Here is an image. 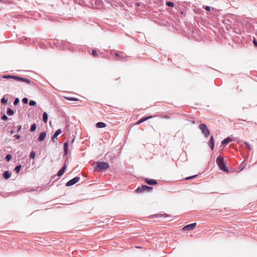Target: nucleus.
Returning a JSON list of instances; mask_svg holds the SVG:
<instances>
[{
    "mask_svg": "<svg viewBox=\"0 0 257 257\" xmlns=\"http://www.w3.org/2000/svg\"><path fill=\"white\" fill-rule=\"evenodd\" d=\"M152 189H153V187H152L143 185L139 187L136 189V192L137 193H142V192H143L145 191L149 192V191H151Z\"/></svg>",
    "mask_w": 257,
    "mask_h": 257,
    "instance_id": "obj_4",
    "label": "nucleus"
},
{
    "mask_svg": "<svg viewBox=\"0 0 257 257\" xmlns=\"http://www.w3.org/2000/svg\"><path fill=\"white\" fill-rule=\"evenodd\" d=\"M68 152V143H65L64 144V155H67Z\"/></svg>",
    "mask_w": 257,
    "mask_h": 257,
    "instance_id": "obj_18",
    "label": "nucleus"
},
{
    "mask_svg": "<svg viewBox=\"0 0 257 257\" xmlns=\"http://www.w3.org/2000/svg\"><path fill=\"white\" fill-rule=\"evenodd\" d=\"M96 126L98 128H103L106 126V124L103 122H98L96 123Z\"/></svg>",
    "mask_w": 257,
    "mask_h": 257,
    "instance_id": "obj_17",
    "label": "nucleus"
},
{
    "mask_svg": "<svg viewBox=\"0 0 257 257\" xmlns=\"http://www.w3.org/2000/svg\"><path fill=\"white\" fill-rule=\"evenodd\" d=\"M127 57V56L122 52H119V57L116 60H124Z\"/></svg>",
    "mask_w": 257,
    "mask_h": 257,
    "instance_id": "obj_13",
    "label": "nucleus"
},
{
    "mask_svg": "<svg viewBox=\"0 0 257 257\" xmlns=\"http://www.w3.org/2000/svg\"><path fill=\"white\" fill-rule=\"evenodd\" d=\"M64 42H65L64 43V47H65L66 48L69 49L70 51H72L73 48H72V44L67 41H64Z\"/></svg>",
    "mask_w": 257,
    "mask_h": 257,
    "instance_id": "obj_12",
    "label": "nucleus"
},
{
    "mask_svg": "<svg viewBox=\"0 0 257 257\" xmlns=\"http://www.w3.org/2000/svg\"><path fill=\"white\" fill-rule=\"evenodd\" d=\"M67 100H71V101H77L78 99L75 97H65Z\"/></svg>",
    "mask_w": 257,
    "mask_h": 257,
    "instance_id": "obj_25",
    "label": "nucleus"
},
{
    "mask_svg": "<svg viewBox=\"0 0 257 257\" xmlns=\"http://www.w3.org/2000/svg\"><path fill=\"white\" fill-rule=\"evenodd\" d=\"M8 102V99L3 97L1 99V103L3 104H6Z\"/></svg>",
    "mask_w": 257,
    "mask_h": 257,
    "instance_id": "obj_28",
    "label": "nucleus"
},
{
    "mask_svg": "<svg viewBox=\"0 0 257 257\" xmlns=\"http://www.w3.org/2000/svg\"><path fill=\"white\" fill-rule=\"evenodd\" d=\"M43 120L44 122H47L48 120V114L47 112H44L43 114Z\"/></svg>",
    "mask_w": 257,
    "mask_h": 257,
    "instance_id": "obj_22",
    "label": "nucleus"
},
{
    "mask_svg": "<svg viewBox=\"0 0 257 257\" xmlns=\"http://www.w3.org/2000/svg\"><path fill=\"white\" fill-rule=\"evenodd\" d=\"M205 9L206 11H208L210 10V8L209 6H206Z\"/></svg>",
    "mask_w": 257,
    "mask_h": 257,
    "instance_id": "obj_42",
    "label": "nucleus"
},
{
    "mask_svg": "<svg viewBox=\"0 0 257 257\" xmlns=\"http://www.w3.org/2000/svg\"><path fill=\"white\" fill-rule=\"evenodd\" d=\"M79 180H80L79 177H77V176L75 177L74 178H73L72 179L68 181L66 184V186L67 187L71 186L76 184V183H77Z\"/></svg>",
    "mask_w": 257,
    "mask_h": 257,
    "instance_id": "obj_5",
    "label": "nucleus"
},
{
    "mask_svg": "<svg viewBox=\"0 0 257 257\" xmlns=\"http://www.w3.org/2000/svg\"><path fill=\"white\" fill-rule=\"evenodd\" d=\"M6 160L7 161H10L11 159H12V156L10 154H8L6 156Z\"/></svg>",
    "mask_w": 257,
    "mask_h": 257,
    "instance_id": "obj_30",
    "label": "nucleus"
},
{
    "mask_svg": "<svg viewBox=\"0 0 257 257\" xmlns=\"http://www.w3.org/2000/svg\"><path fill=\"white\" fill-rule=\"evenodd\" d=\"M163 117L166 118H169V117L168 116H167V115H165V116H163Z\"/></svg>",
    "mask_w": 257,
    "mask_h": 257,
    "instance_id": "obj_47",
    "label": "nucleus"
},
{
    "mask_svg": "<svg viewBox=\"0 0 257 257\" xmlns=\"http://www.w3.org/2000/svg\"><path fill=\"white\" fill-rule=\"evenodd\" d=\"M196 176L194 175V176H191V177H187L185 178L186 180H190V179H191L192 178H194V177H195Z\"/></svg>",
    "mask_w": 257,
    "mask_h": 257,
    "instance_id": "obj_39",
    "label": "nucleus"
},
{
    "mask_svg": "<svg viewBox=\"0 0 257 257\" xmlns=\"http://www.w3.org/2000/svg\"><path fill=\"white\" fill-rule=\"evenodd\" d=\"M22 101L24 103H25V104H27L28 103V99L26 97H24L23 99H22Z\"/></svg>",
    "mask_w": 257,
    "mask_h": 257,
    "instance_id": "obj_35",
    "label": "nucleus"
},
{
    "mask_svg": "<svg viewBox=\"0 0 257 257\" xmlns=\"http://www.w3.org/2000/svg\"><path fill=\"white\" fill-rule=\"evenodd\" d=\"M135 247L137 248H141V246H136Z\"/></svg>",
    "mask_w": 257,
    "mask_h": 257,
    "instance_id": "obj_48",
    "label": "nucleus"
},
{
    "mask_svg": "<svg viewBox=\"0 0 257 257\" xmlns=\"http://www.w3.org/2000/svg\"><path fill=\"white\" fill-rule=\"evenodd\" d=\"M209 145H212L213 146H214V139L213 137L212 136H211L210 139L209 141Z\"/></svg>",
    "mask_w": 257,
    "mask_h": 257,
    "instance_id": "obj_23",
    "label": "nucleus"
},
{
    "mask_svg": "<svg viewBox=\"0 0 257 257\" xmlns=\"http://www.w3.org/2000/svg\"><path fill=\"white\" fill-rule=\"evenodd\" d=\"M135 5L136 6H142L143 5V4L141 3H137L135 4Z\"/></svg>",
    "mask_w": 257,
    "mask_h": 257,
    "instance_id": "obj_41",
    "label": "nucleus"
},
{
    "mask_svg": "<svg viewBox=\"0 0 257 257\" xmlns=\"http://www.w3.org/2000/svg\"><path fill=\"white\" fill-rule=\"evenodd\" d=\"M14 133V130H11V131H10V134H13Z\"/></svg>",
    "mask_w": 257,
    "mask_h": 257,
    "instance_id": "obj_45",
    "label": "nucleus"
},
{
    "mask_svg": "<svg viewBox=\"0 0 257 257\" xmlns=\"http://www.w3.org/2000/svg\"><path fill=\"white\" fill-rule=\"evenodd\" d=\"M92 54L94 57H97V53L96 51L95 50H93L92 51Z\"/></svg>",
    "mask_w": 257,
    "mask_h": 257,
    "instance_id": "obj_34",
    "label": "nucleus"
},
{
    "mask_svg": "<svg viewBox=\"0 0 257 257\" xmlns=\"http://www.w3.org/2000/svg\"><path fill=\"white\" fill-rule=\"evenodd\" d=\"M73 142H74V140H72L71 141V144H73Z\"/></svg>",
    "mask_w": 257,
    "mask_h": 257,
    "instance_id": "obj_49",
    "label": "nucleus"
},
{
    "mask_svg": "<svg viewBox=\"0 0 257 257\" xmlns=\"http://www.w3.org/2000/svg\"><path fill=\"white\" fill-rule=\"evenodd\" d=\"M199 128L201 131L202 133L204 135L205 137H207L209 136L210 134V131L205 124H200L199 125Z\"/></svg>",
    "mask_w": 257,
    "mask_h": 257,
    "instance_id": "obj_3",
    "label": "nucleus"
},
{
    "mask_svg": "<svg viewBox=\"0 0 257 257\" xmlns=\"http://www.w3.org/2000/svg\"><path fill=\"white\" fill-rule=\"evenodd\" d=\"M46 137V133L45 132H41L40 134L38 140L40 142L43 141Z\"/></svg>",
    "mask_w": 257,
    "mask_h": 257,
    "instance_id": "obj_9",
    "label": "nucleus"
},
{
    "mask_svg": "<svg viewBox=\"0 0 257 257\" xmlns=\"http://www.w3.org/2000/svg\"><path fill=\"white\" fill-rule=\"evenodd\" d=\"M62 131L61 129L57 130L55 134L53 135L52 138V141L54 143L57 140V137L61 133Z\"/></svg>",
    "mask_w": 257,
    "mask_h": 257,
    "instance_id": "obj_8",
    "label": "nucleus"
},
{
    "mask_svg": "<svg viewBox=\"0 0 257 257\" xmlns=\"http://www.w3.org/2000/svg\"><path fill=\"white\" fill-rule=\"evenodd\" d=\"M21 167L22 166L21 165H18L15 167L14 171L16 173H18L20 172Z\"/></svg>",
    "mask_w": 257,
    "mask_h": 257,
    "instance_id": "obj_24",
    "label": "nucleus"
},
{
    "mask_svg": "<svg viewBox=\"0 0 257 257\" xmlns=\"http://www.w3.org/2000/svg\"><path fill=\"white\" fill-rule=\"evenodd\" d=\"M2 119L4 120H7L8 119V117L6 115L4 114L2 116Z\"/></svg>",
    "mask_w": 257,
    "mask_h": 257,
    "instance_id": "obj_36",
    "label": "nucleus"
},
{
    "mask_svg": "<svg viewBox=\"0 0 257 257\" xmlns=\"http://www.w3.org/2000/svg\"><path fill=\"white\" fill-rule=\"evenodd\" d=\"M15 78H16V81L24 82L28 84H31V81L27 78L21 77L18 76H17V77H15Z\"/></svg>",
    "mask_w": 257,
    "mask_h": 257,
    "instance_id": "obj_7",
    "label": "nucleus"
},
{
    "mask_svg": "<svg viewBox=\"0 0 257 257\" xmlns=\"http://www.w3.org/2000/svg\"><path fill=\"white\" fill-rule=\"evenodd\" d=\"M152 116H147V117H143V118H142V119H141L137 121V123L138 124H140V123H141L143 122L144 121H146V120H148V119H150V118H152Z\"/></svg>",
    "mask_w": 257,
    "mask_h": 257,
    "instance_id": "obj_14",
    "label": "nucleus"
},
{
    "mask_svg": "<svg viewBox=\"0 0 257 257\" xmlns=\"http://www.w3.org/2000/svg\"><path fill=\"white\" fill-rule=\"evenodd\" d=\"M51 21H56V22H57V20H56V19H53Z\"/></svg>",
    "mask_w": 257,
    "mask_h": 257,
    "instance_id": "obj_46",
    "label": "nucleus"
},
{
    "mask_svg": "<svg viewBox=\"0 0 257 257\" xmlns=\"http://www.w3.org/2000/svg\"><path fill=\"white\" fill-rule=\"evenodd\" d=\"M15 77H17V76L7 75H4L3 76V78H5V79H10L11 78V79H13L15 80H16V78H15Z\"/></svg>",
    "mask_w": 257,
    "mask_h": 257,
    "instance_id": "obj_20",
    "label": "nucleus"
},
{
    "mask_svg": "<svg viewBox=\"0 0 257 257\" xmlns=\"http://www.w3.org/2000/svg\"><path fill=\"white\" fill-rule=\"evenodd\" d=\"M7 113L8 115L11 116L14 114V112L13 110H12L11 108H8L7 110Z\"/></svg>",
    "mask_w": 257,
    "mask_h": 257,
    "instance_id": "obj_21",
    "label": "nucleus"
},
{
    "mask_svg": "<svg viewBox=\"0 0 257 257\" xmlns=\"http://www.w3.org/2000/svg\"><path fill=\"white\" fill-rule=\"evenodd\" d=\"M145 181L149 185H153L157 184V182L155 180H150L149 179L146 178L145 179Z\"/></svg>",
    "mask_w": 257,
    "mask_h": 257,
    "instance_id": "obj_10",
    "label": "nucleus"
},
{
    "mask_svg": "<svg viewBox=\"0 0 257 257\" xmlns=\"http://www.w3.org/2000/svg\"><path fill=\"white\" fill-rule=\"evenodd\" d=\"M115 56L117 57L118 58L119 57V53H116L114 54Z\"/></svg>",
    "mask_w": 257,
    "mask_h": 257,
    "instance_id": "obj_43",
    "label": "nucleus"
},
{
    "mask_svg": "<svg viewBox=\"0 0 257 257\" xmlns=\"http://www.w3.org/2000/svg\"><path fill=\"white\" fill-rule=\"evenodd\" d=\"M209 146H210V148L211 149V150H213L214 149V146H213L212 145H210Z\"/></svg>",
    "mask_w": 257,
    "mask_h": 257,
    "instance_id": "obj_44",
    "label": "nucleus"
},
{
    "mask_svg": "<svg viewBox=\"0 0 257 257\" xmlns=\"http://www.w3.org/2000/svg\"><path fill=\"white\" fill-rule=\"evenodd\" d=\"M244 144L245 145V146H246V147L248 148V149L249 150H251V147L250 146V145L246 142H245L244 143Z\"/></svg>",
    "mask_w": 257,
    "mask_h": 257,
    "instance_id": "obj_33",
    "label": "nucleus"
},
{
    "mask_svg": "<svg viewBox=\"0 0 257 257\" xmlns=\"http://www.w3.org/2000/svg\"><path fill=\"white\" fill-rule=\"evenodd\" d=\"M253 43L254 44V46L255 47H257V41L255 39H253Z\"/></svg>",
    "mask_w": 257,
    "mask_h": 257,
    "instance_id": "obj_37",
    "label": "nucleus"
},
{
    "mask_svg": "<svg viewBox=\"0 0 257 257\" xmlns=\"http://www.w3.org/2000/svg\"><path fill=\"white\" fill-rule=\"evenodd\" d=\"M221 18H222V19H221V21L223 23L226 24L227 26L231 25V22L229 20H226L225 19V17H221Z\"/></svg>",
    "mask_w": 257,
    "mask_h": 257,
    "instance_id": "obj_15",
    "label": "nucleus"
},
{
    "mask_svg": "<svg viewBox=\"0 0 257 257\" xmlns=\"http://www.w3.org/2000/svg\"><path fill=\"white\" fill-rule=\"evenodd\" d=\"M36 102L34 100H31L29 102V104L30 106H34L35 105H36Z\"/></svg>",
    "mask_w": 257,
    "mask_h": 257,
    "instance_id": "obj_32",
    "label": "nucleus"
},
{
    "mask_svg": "<svg viewBox=\"0 0 257 257\" xmlns=\"http://www.w3.org/2000/svg\"><path fill=\"white\" fill-rule=\"evenodd\" d=\"M166 5L169 7H173L174 6V3L171 2H167Z\"/></svg>",
    "mask_w": 257,
    "mask_h": 257,
    "instance_id": "obj_27",
    "label": "nucleus"
},
{
    "mask_svg": "<svg viewBox=\"0 0 257 257\" xmlns=\"http://www.w3.org/2000/svg\"><path fill=\"white\" fill-rule=\"evenodd\" d=\"M36 154L34 151H32L30 155V158L31 159H34L35 157Z\"/></svg>",
    "mask_w": 257,
    "mask_h": 257,
    "instance_id": "obj_29",
    "label": "nucleus"
},
{
    "mask_svg": "<svg viewBox=\"0 0 257 257\" xmlns=\"http://www.w3.org/2000/svg\"><path fill=\"white\" fill-rule=\"evenodd\" d=\"M196 226V223H193L191 224H188L184 227H183V229L184 230H193Z\"/></svg>",
    "mask_w": 257,
    "mask_h": 257,
    "instance_id": "obj_6",
    "label": "nucleus"
},
{
    "mask_svg": "<svg viewBox=\"0 0 257 257\" xmlns=\"http://www.w3.org/2000/svg\"><path fill=\"white\" fill-rule=\"evenodd\" d=\"M2 0H0V1H1Z\"/></svg>",
    "mask_w": 257,
    "mask_h": 257,
    "instance_id": "obj_50",
    "label": "nucleus"
},
{
    "mask_svg": "<svg viewBox=\"0 0 257 257\" xmlns=\"http://www.w3.org/2000/svg\"><path fill=\"white\" fill-rule=\"evenodd\" d=\"M216 163L221 170L224 172H228V170L226 167V165L224 161L223 157L220 156H218L216 159Z\"/></svg>",
    "mask_w": 257,
    "mask_h": 257,
    "instance_id": "obj_2",
    "label": "nucleus"
},
{
    "mask_svg": "<svg viewBox=\"0 0 257 257\" xmlns=\"http://www.w3.org/2000/svg\"><path fill=\"white\" fill-rule=\"evenodd\" d=\"M67 168V166L66 164H65L63 167L59 171V172L57 173V176L60 177L64 173L66 169Z\"/></svg>",
    "mask_w": 257,
    "mask_h": 257,
    "instance_id": "obj_11",
    "label": "nucleus"
},
{
    "mask_svg": "<svg viewBox=\"0 0 257 257\" xmlns=\"http://www.w3.org/2000/svg\"><path fill=\"white\" fill-rule=\"evenodd\" d=\"M109 167L108 163L105 162H97L95 169L100 172H103L107 169Z\"/></svg>",
    "mask_w": 257,
    "mask_h": 257,
    "instance_id": "obj_1",
    "label": "nucleus"
},
{
    "mask_svg": "<svg viewBox=\"0 0 257 257\" xmlns=\"http://www.w3.org/2000/svg\"><path fill=\"white\" fill-rule=\"evenodd\" d=\"M3 177L5 179H8L11 177V174L8 171H6L4 172Z\"/></svg>",
    "mask_w": 257,
    "mask_h": 257,
    "instance_id": "obj_19",
    "label": "nucleus"
},
{
    "mask_svg": "<svg viewBox=\"0 0 257 257\" xmlns=\"http://www.w3.org/2000/svg\"><path fill=\"white\" fill-rule=\"evenodd\" d=\"M14 137H15L17 139H20L21 137L19 135H16L14 136Z\"/></svg>",
    "mask_w": 257,
    "mask_h": 257,
    "instance_id": "obj_40",
    "label": "nucleus"
},
{
    "mask_svg": "<svg viewBox=\"0 0 257 257\" xmlns=\"http://www.w3.org/2000/svg\"><path fill=\"white\" fill-rule=\"evenodd\" d=\"M19 102H20L19 99L18 98H15V99L14 100V104L15 105H17L19 103Z\"/></svg>",
    "mask_w": 257,
    "mask_h": 257,
    "instance_id": "obj_31",
    "label": "nucleus"
},
{
    "mask_svg": "<svg viewBox=\"0 0 257 257\" xmlns=\"http://www.w3.org/2000/svg\"><path fill=\"white\" fill-rule=\"evenodd\" d=\"M36 129V124L35 123H33L30 128L31 132H34Z\"/></svg>",
    "mask_w": 257,
    "mask_h": 257,
    "instance_id": "obj_26",
    "label": "nucleus"
},
{
    "mask_svg": "<svg viewBox=\"0 0 257 257\" xmlns=\"http://www.w3.org/2000/svg\"><path fill=\"white\" fill-rule=\"evenodd\" d=\"M232 141V139H230V138H227L226 139H225L221 143V144L222 145H227V144H228L229 143H230V142H231Z\"/></svg>",
    "mask_w": 257,
    "mask_h": 257,
    "instance_id": "obj_16",
    "label": "nucleus"
},
{
    "mask_svg": "<svg viewBox=\"0 0 257 257\" xmlns=\"http://www.w3.org/2000/svg\"><path fill=\"white\" fill-rule=\"evenodd\" d=\"M16 128H17V131L20 132L22 128V126L20 125H19L16 126Z\"/></svg>",
    "mask_w": 257,
    "mask_h": 257,
    "instance_id": "obj_38",
    "label": "nucleus"
}]
</instances>
